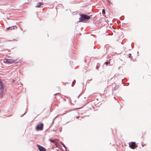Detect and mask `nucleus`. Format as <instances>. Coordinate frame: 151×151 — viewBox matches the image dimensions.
I'll return each instance as SVG.
<instances>
[{
	"label": "nucleus",
	"instance_id": "15",
	"mask_svg": "<svg viewBox=\"0 0 151 151\" xmlns=\"http://www.w3.org/2000/svg\"><path fill=\"white\" fill-rule=\"evenodd\" d=\"M22 28H21V30H22Z\"/></svg>",
	"mask_w": 151,
	"mask_h": 151
},
{
	"label": "nucleus",
	"instance_id": "13",
	"mask_svg": "<svg viewBox=\"0 0 151 151\" xmlns=\"http://www.w3.org/2000/svg\"><path fill=\"white\" fill-rule=\"evenodd\" d=\"M96 68L97 69H98V68H99V66H97L96 67Z\"/></svg>",
	"mask_w": 151,
	"mask_h": 151
},
{
	"label": "nucleus",
	"instance_id": "1",
	"mask_svg": "<svg viewBox=\"0 0 151 151\" xmlns=\"http://www.w3.org/2000/svg\"><path fill=\"white\" fill-rule=\"evenodd\" d=\"M80 17L79 19V21L80 22H82L84 20L86 19H89L91 18L90 16H88L84 14H80Z\"/></svg>",
	"mask_w": 151,
	"mask_h": 151
},
{
	"label": "nucleus",
	"instance_id": "11",
	"mask_svg": "<svg viewBox=\"0 0 151 151\" xmlns=\"http://www.w3.org/2000/svg\"><path fill=\"white\" fill-rule=\"evenodd\" d=\"M21 62H22V61L21 60V61L19 60L18 62H15V63H21Z\"/></svg>",
	"mask_w": 151,
	"mask_h": 151
},
{
	"label": "nucleus",
	"instance_id": "9",
	"mask_svg": "<svg viewBox=\"0 0 151 151\" xmlns=\"http://www.w3.org/2000/svg\"><path fill=\"white\" fill-rule=\"evenodd\" d=\"M0 89H3V86L1 82L0 81Z\"/></svg>",
	"mask_w": 151,
	"mask_h": 151
},
{
	"label": "nucleus",
	"instance_id": "4",
	"mask_svg": "<svg viewBox=\"0 0 151 151\" xmlns=\"http://www.w3.org/2000/svg\"><path fill=\"white\" fill-rule=\"evenodd\" d=\"M37 146L39 150V151H46V149L41 146L39 145H37Z\"/></svg>",
	"mask_w": 151,
	"mask_h": 151
},
{
	"label": "nucleus",
	"instance_id": "3",
	"mask_svg": "<svg viewBox=\"0 0 151 151\" xmlns=\"http://www.w3.org/2000/svg\"><path fill=\"white\" fill-rule=\"evenodd\" d=\"M129 145L130 147L132 149H134L137 146V145H136L135 143L134 142H130L129 144Z\"/></svg>",
	"mask_w": 151,
	"mask_h": 151
},
{
	"label": "nucleus",
	"instance_id": "7",
	"mask_svg": "<svg viewBox=\"0 0 151 151\" xmlns=\"http://www.w3.org/2000/svg\"><path fill=\"white\" fill-rule=\"evenodd\" d=\"M43 5V3H42L41 2H39L37 4L36 6V7H40L41 5Z\"/></svg>",
	"mask_w": 151,
	"mask_h": 151
},
{
	"label": "nucleus",
	"instance_id": "14",
	"mask_svg": "<svg viewBox=\"0 0 151 151\" xmlns=\"http://www.w3.org/2000/svg\"><path fill=\"white\" fill-rule=\"evenodd\" d=\"M108 1L109 3H110V1Z\"/></svg>",
	"mask_w": 151,
	"mask_h": 151
},
{
	"label": "nucleus",
	"instance_id": "8",
	"mask_svg": "<svg viewBox=\"0 0 151 151\" xmlns=\"http://www.w3.org/2000/svg\"><path fill=\"white\" fill-rule=\"evenodd\" d=\"M50 141L52 143H53L54 144L56 145L57 142L54 140L53 139H50Z\"/></svg>",
	"mask_w": 151,
	"mask_h": 151
},
{
	"label": "nucleus",
	"instance_id": "6",
	"mask_svg": "<svg viewBox=\"0 0 151 151\" xmlns=\"http://www.w3.org/2000/svg\"><path fill=\"white\" fill-rule=\"evenodd\" d=\"M15 27L16 28H17V27L15 26H12V27H8L6 28V30H8L10 29L11 30L14 29H15Z\"/></svg>",
	"mask_w": 151,
	"mask_h": 151
},
{
	"label": "nucleus",
	"instance_id": "12",
	"mask_svg": "<svg viewBox=\"0 0 151 151\" xmlns=\"http://www.w3.org/2000/svg\"><path fill=\"white\" fill-rule=\"evenodd\" d=\"M105 63H106V65H107L109 64V62H106Z\"/></svg>",
	"mask_w": 151,
	"mask_h": 151
},
{
	"label": "nucleus",
	"instance_id": "5",
	"mask_svg": "<svg viewBox=\"0 0 151 151\" xmlns=\"http://www.w3.org/2000/svg\"><path fill=\"white\" fill-rule=\"evenodd\" d=\"M43 127V124L42 123H41L39 124L37 126L36 128L37 129H40L41 130Z\"/></svg>",
	"mask_w": 151,
	"mask_h": 151
},
{
	"label": "nucleus",
	"instance_id": "10",
	"mask_svg": "<svg viewBox=\"0 0 151 151\" xmlns=\"http://www.w3.org/2000/svg\"><path fill=\"white\" fill-rule=\"evenodd\" d=\"M102 12L104 14H105V11L104 9H103L102 10Z\"/></svg>",
	"mask_w": 151,
	"mask_h": 151
},
{
	"label": "nucleus",
	"instance_id": "2",
	"mask_svg": "<svg viewBox=\"0 0 151 151\" xmlns=\"http://www.w3.org/2000/svg\"><path fill=\"white\" fill-rule=\"evenodd\" d=\"M16 61V60H14L12 59H5L4 60V62L7 64H11L14 63Z\"/></svg>",
	"mask_w": 151,
	"mask_h": 151
}]
</instances>
